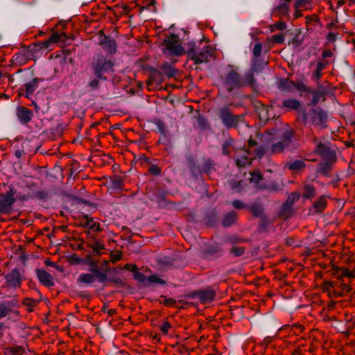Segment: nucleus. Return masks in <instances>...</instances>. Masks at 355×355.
Returning <instances> with one entry per match:
<instances>
[{
    "instance_id": "nucleus-1",
    "label": "nucleus",
    "mask_w": 355,
    "mask_h": 355,
    "mask_svg": "<svg viewBox=\"0 0 355 355\" xmlns=\"http://www.w3.org/2000/svg\"><path fill=\"white\" fill-rule=\"evenodd\" d=\"M163 51L168 55L180 56L184 53L183 47L180 44L179 38L175 35H171L164 41Z\"/></svg>"
},
{
    "instance_id": "nucleus-2",
    "label": "nucleus",
    "mask_w": 355,
    "mask_h": 355,
    "mask_svg": "<svg viewBox=\"0 0 355 355\" xmlns=\"http://www.w3.org/2000/svg\"><path fill=\"white\" fill-rule=\"evenodd\" d=\"M112 67V63L107 61L103 57H98L96 59H94L92 63L93 71L98 78H101L103 73L107 71Z\"/></svg>"
},
{
    "instance_id": "nucleus-3",
    "label": "nucleus",
    "mask_w": 355,
    "mask_h": 355,
    "mask_svg": "<svg viewBox=\"0 0 355 355\" xmlns=\"http://www.w3.org/2000/svg\"><path fill=\"white\" fill-rule=\"evenodd\" d=\"M189 54L196 63L207 62L212 56L211 48L205 46L202 50L191 49Z\"/></svg>"
},
{
    "instance_id": "nucleus-4",
    "label": "nucleus",
    "mask_w": 355,
    "mask_h": 355,
    "mask_svg": "<svg viewBox=\"0 0 355 355\" xmlns=\"http://www.w3.org/2000/svg\"><path fill=\"white\" fill-rule=\"evenodd\" d=\"M265 153V148L259 147L254 151V156L252 157L250 155V153L245 152V154L236 159V165L239 166H245L250 164L251 161L256 157H260Z\"/></svg>"
},
{
    "instance_id": "nucleus-5",
    "label": "nucleus",
    "mask_w": 355,
    "mask_h": 355,
    "mask_svg": "<svg viewBox=\"0 0 355 355\" xmlns=\"http://www.w3.org/2000/svg\"><path fill=\"white\" fill-rule=\"evenodd\" d=\"M14 202V193L10 189L0 199V213H8Z\"/></svg>"
},
{
    "instance_id": "nucleus-6",
    "label": "nucleus",
    "mask_w": 355,
    "mask_h": 355,
    "mask_svg": "<svg viewBox=\"0 0 355 355\" xmlns=\"http://www.w3.org/2000/svg\"><path fill=\"white\" fill-rule=\"evenodd\" d=\"M293 137V133L291 130H286L282 135V140L281 141L274 144L272 146V152L278 153L282 152L286 146H287Z\"/></svg>"
},
{
    "instance_id": "nucleus-7",
    "label": "nucleus",
    "mask_w": 355,
    "mask_h": 355,
    "mask_svg": "<svg viewBox=\"0 0 355 355\" xmlns=\"http://www.w3.org/2000/svg\"><path fill=\"white\" fill-rule=\"evenodd\" d=\"M313 143L315 144V151L322 157L327 156L329 153V147L328 142L321 139H313Z\"/></svg>"
},
{
    "instance_id": "nucleus-8",
    "label": "nucleus",
    "mask_w": 355,
    "mask_h": 355,
    "mask_svg": "<svg viewBox=\"0 0 355 355\" xmlns=\"http://www.w3.org/2000/svg\"><path fill=\"white\" fill-rule=\"evenodd\" d=\"M6 283L12 287L19 286L21 283V275L17 270H12L10 273L6 276Z\"/></svg>"
},
{
    "instance_id": "nucleus-9",
    "label": "nucleus",
    "mask_w": 355,
    "mask_h": 355,
    "mask_svg": "<svg viewBox=\"0 0 355 355\" xmlns=\"http://www.w3.org/2000/svg\"><path fill=\"white\" fill-rule=\"evenodd\" d=\"M17 115L21 123H26L31 120L33 112L25 107L19 106L17 108Z\"/></svg>"
},
{
    "instance_id": "nucleus-10",
    "label": "nucleus",
    "mask_w": 355,
    "mask_h": 355,
    "mask_svg": "<svg viewBox=\"0 0 355 355\" xmlns=\"http://www.w3.org/2000/svg\"><path fill=\"white\" fill-rule=\"evenodd\" d=\"M100 43L102 45L103 49L105 51L111 54L115 53L116 49V44L113 39L110 37H104L103 40H100Z\"/></svg>"
},
{
    "instance_id": "nucleus-11",
    "label": "nucleus",
    "mask_w": 355,
    "mask_h": 355,
    "mask_svg": "<svg viewBox=\"0 0 355 355\" xmlns=\"http://www.w3.org/2000/svg\"><path fill=\"white\" fill-rule=\"evenodd\" d=\"M37 277L40 282L45 286H53V278L46 271L44 270H37Z\"/></svg>"
},
{
    "instance_id": "nucleus-12",
    "label": "nucleus",
    "mask_w": 355,
    "mask_h": 355,
    "mask_svg": "<svg viewBox=\"0 0 355 355\" xmlns=\"http://www.w3.org/2000/svg\"><path fill=\"white\" fill-rule=\"evenodd\" d=\"M223 123L227 127L231 128L236 125L237 119L227 112H223L220 116Z\"/></svg>"
},
{
    "instance_id": "nucleus-13",
    "label": "nucleus",
    "mask_w": 355,
    "mask_h": 355,
    "mask_svg": "<svg viewBox=\"0 0 355 355\" xmlns=\"http://www.w3.org/2000/svg\"><path fill=\"white\" fill-rule=\"evenodd\" d=\"M227 89L231 90L234 86L239 85V75L234 71L230 72L226 78Z\"/></svg>"
},
{
    "instance_id": "nucleus-14",
    "label": "nucleus",
    "mask_w": 355,
    "mask_h": 355,
    "mask_svg": "<svg viewBox=\"0 0 355 355\" xmlns=\"http://www.w3.org/2000/svg\"><path fill=\"white\" fill-rule=\"evenodd\" d=\"M215 295V292L212 290L202 291L198 293L200 300L204 303L211 302Z\"/></svg>"
},
{
    "instance_id": "nucleus-15",
    "label": "nucleus",
    "mask_w": 355,
    "mask_h": 355,
    "mask_svg": "<svg viewBox=\"0 0 355 355\" xmlns=\"http://www.w3.org/2000/svg\"><path fill=\"white\" fill-rule=\"evenodd\" d=\"M327 207V200L322 196L320 197L313 205L311 209L312 212H320L323 211Z\"/></svg>"
},
{
    "instance_id": "nucleus-16",
    "label": "nucleus",
    "mask_w": 355,
    "mask_h": 355,
    "mask_svg": "<svg viewBox=\"0 0 355 355\" xmlns=\"http://www.w3.org/2000/svg\"><path fill=\"white\" fill-rule=\"evenodd\" d=\"M284 84H291L295 88H296L298 91L301 92H310L309 87L303 83L302 82H298V83H293V82H289L288 80H284L283 81Z\"/></svg>"
},
{
    "instance_id": "nucleus-17",
    "label": "nucleus",
    "mask_w": 355,
    "mask_h": 355,
    "mask_svg": "<svg viewBox=\"0 0 355 355\" xmlns=\"http://www.w3.org/2000/svg\"><path fill=\"white\" fill-rule=\"evenodd\" d=\"M26 96L27 98H30V96L32 95L35 89L37 88V81L36 79L33 81L26 84Z\"/></svg>"
},
{
    "instance_id": "nucleus-18",
    "label": "nucleus",
    "mask_w": 355,
    "mask_h": 355,
    "mask_svg": "<svg viewBox=\"0 0 355 355\" xmlns=\"http://www.w3.org/2000/svg\"><path fill=\"white\" fill-rule=\"evenodd\" d=\"M95 275L93 274L85 273L79 275L78 282L83 284H92L95 280Z\"/></svg>"
},
{
    "instance_id": "nucleus-19",
    "label": "nucleus",
    "mask_w": 355,
    "mask_h": 355,
    "mask_svg": "<svg viewBox=\"0 0 355 355\" xmlns=\"http://www.w3.org/2000/svg\"><path fill=\"white\" fill-rule=\"evenodd\" d=\"M291 1V0H279L281 5L276 8V11L278 12V14L279 15H284L287 14V12H288L287 3H288Z\"/></svg>"
},
{
    "instance_id": "nucleus-20",
    "label": "nucleus",
    "mask_w": 355,
    "mask_h": 355,
    "mask_svg": "<svg viewBox=\"0 0 355 355\" xmlns=\"http://www.w3.org/2000/svg\"><path fill=\"white\" fill-rule=\"evenodd\" d=\"M327 62H318L316 65V69L313 71V77L316 79L320 78L322 76V71L327 67Z\"/></svg>"
},
{
    "instance_id": "nucleus-21",
    "label": "nucleus",
    "mask_w": 355,
    "mask_h": 355,
    "mask_svg": "<svg viewBox=\"0 0 355 355\" xmlns=\"http://www.w3.org/2000/svg\"><path fill=\"white\" fill-rule=\"evenodd\" d=\"M283 106L288 107V108L297 110L300 107V101H298L295 99L290 98V99L284 101Z\"/></svg>"
},
{
    "instance_id": "nucleus-22",
    "label": "nucleus",
    "mask_w": 355,
    "mask_h": 355,
    "mask_svg": "<svg viewBox=\"0 0 355 355\" xmlns=\"http://www.w3.org/2000/svg\"><path fill=\"white\" fill-rule=\"evenodd\" d=\"M236 213L230 212L225 216L223 223L225 226H230L236 220Z\"/></svg>"
},
{
    "instance_id": "nucleus-23",
    "label": "nucleus",
    "mask_w": 355,
    "mask_h": 355,
    "mask_svg": "<svg viewBox=\"0 0 355 355\" xmlns=\"http://www.w3.org/2000/svg\"><path fill=\"white\" fill-rule=\"evenodd\" d=\"M286 166L291 170H300L304 167V163L300 160H295L288 162Z\"/></svg>"
},
{
    "instance_id": "nucleus-24",
    "label": "nucleus",
    "mask_w": 355,
    "mask_h": 355,
    "mask_svg": "<svg viewBox=\"0 0 355 355\" xmlns=\"http://www.w3.org/2000/svg\"><path fill=\"white\" fill-rule=\"evenodd\" d=\"M166 282L157 275H151L146 279V284L152 285L153 284H164Z\"/></svg>"
},
{
    "instance_id": "nucleus-25",
    "label": "nucleus",
    "mask_w": 355,
    "mask_h": 355,
    "mask_svg": "<svg viewBox=\"0 0 355 355\" xmlns=\"http://www.w3.org/2000/svg\"><path fill=\"white\" fill-rule=\"evenodd\" d=\"M10 311L11 309L6 303H0V319L7 316Z\"/></svg>"
},
{
    "instance_id": "nucleus-26",
    "label": "nucleus",
    "mask_w": 355,
    "mask_h": 355,
    "mask_svg": "<svg viewBox=\"0 0 355 355\" xmlns=\"http://www.w3.org/2000/svg\"><path fill=\"white\" fill-rule=\"evenodd\" d=\"M286 24L284 22L280 21L270 26V30L271 32H274L275 31H283L286 29Z\"/></svg>"
},
{
    "instance_id": "nucleus-27",
    "label": "nucleus",
    "mask_w": 355,
    "mask_h": 355,
    "mask_svg": "<svg viewBox=\"0 0 355 355\" xmlns=\"http://www.w3.org/2000/svg\"><path fill=\"white\" fill-rule=\"evenodd\" d=\"M315 195L314 188L311 186H306L303 196L304 198H310Z\"/></svg>"
},
{
    "instance_id": "nucleus-28",
    "label": "nucleus",
    "mask_w": 355,
    "mask_h": 355,
    "mask_svg": "<svg viewBox=\"0 0 355 355\" xmlns=\"http://www.w3.org/2000/svg\"><path fill=\"white\" fill-rule=\"evenodd\" d=\"M313 98H312V104L315 105L317 104L320 99L323 97V94L320 92H313L312 93Z\"/></svg>"
},
{
    "instance_id": "nucleus-29",
    "label": "nucleus",
    "mask_w": 355,
    "mask_h": 355,
    "mask_svg": "<svg viewBox=\"0 0 355 355\" xmlns=\"http://www.w3.org/2000/svg\"><path fill=\"white\" fill-rule=\"evenodd\" d=\"M272 40L277 44L282 43L284 40V35L282 33L274 35L272 36Z\"/></svg>"
},
{
    "instance_id": "nucleus-30",
    "label": "nucleus",
    "mask_w": 355,
    "mask_h": 355,
    "mask_svg": "<svg viewBox=\"0 0 355 355\" xmlns=\"http://www.w3.org/2000/svg\"><path fill=\"white\" fill-rule=\"evenodd\" d=\"M171 325L168 322H164L159 327L160 331L163 333L166 334L169 329H171Z\"/></svg>"
},
{
    "instance_id": "nucleus-31",
    "label": "nucleus",
    "mask_w": 355,
    "mask_h": 355,
    "mask_svg": "<svg viewBox=\"0 0 355 355\" xmlns=\"http://www.w3.org/2000/svg\"><path fill=\"white\" fill-rule=\"evenodd\" d=\"M62 37V34H59L58 33H53L49 38V42L51 43H56L58 42L61 37Z\"/></svg>"
},
{
    "instance_id": "nucleus-32",
    "label": "nucleus",
    "mask_w": 355,
    "mask_h": 355,
    "mask_svg": "<svg viewBox=\"0 0 355 355\" xmlns=\"http://www.w3.org/2000/svg\"><path fill=\"white\" fill-rule=\"evenodd\" d=\"M317 117L320 123L322 124L327 119V114L324 111L319 110L317 112Z\"/></svg>"
},
{
    "instance_id": "nucleus-33",
    "label": "nucleus",
    "mask_w": 355,
    "mask_h": 355,
    "mask_svg": "<svg viewBox=\"0 0 355 355\" xmlns=\"http://www.w3.org/2000/svg\"><path fill=\"white\" fill-rule=\"evenodd\" d=\"M309 1H310V0H297L296 8H306V6L309 3Z\"/></svg>"
},
{
    "instance_id": "nucleus-34",
    "label": "nucleus",
    "mask_w": 355,
    "mask_h": 355,
    "mask_svg": "<svg viewBox=\"0 0 355 355\" xmlns=\"http://www.w3.org/2000/svg\"><path fill=\"white\" fill-rule=\"evenodd\" d=\"M262 46L260 44H256L253 49V54L255 57H259L261 53Z\"/></svg>"
},
{
    "instance_id": "nucleus-35",
    "label": "nucleus",
    "mask_w": 355,
    "mask_h": 355,
    "mask_svg": "<svg viewBox=\"0 0 355 355\" xmlns=\"http://www.w3.org/2000/svg\"><path fill=\"white\" fill-rule=\"evenodd\" d=\"M261 179V176L259 172L253 173L251 174L250 182L258 183Z\"/></svg>"
},
{
    "instance_id": "nucleus-36",
    "label": "nucleus",
    "mask_w": 355,
    "mask_h": 355,
    "mask_svg": "<svg viewBox=\"0 0 355 355\" xmlns=\"http://www.w3.org/2000/svg\"><path fill=\"white\" fill-rule=\"evenodd\" d=\"M95 275L101 282H104L107 279L106 275L100 272L98 268L95 269Z\"/></svg>"
},
{
    "instance_id": "nucleus-37",
    "label": "nucleus",
    "mask_w": 355,
    "mask_h": 355,
    "mask_svg": "<svg viewBox=\"0 0 355 355\" xmlns=\"http://www.w3.org/2000/svg\"><path fill=\"white\" fill-rule=\"evenodd\" d=\"M134 277L138 282H144L146 280L145 276L139 272H135L134 273Z\"/></svg>"
},
{
    "instance_id": "nucleus-38",
    "label": "nucleus",
    "mask_w": 355,
    "mask_h": 355,
    "mask_svg": "<svg viewBox=\"0 0 355 355\" xmlns=\"http://www.w3.org/2000/svg\"><path fill=\"white\" fill-rule=\"evenodd\" d=\"M250 210L252 211V212L254 214V215L258 216L259 215H261V212H262V210L260 207H255L254 205H252L250 207Z\"/></svg>"
},
{
    "instance_id": "nucleus-39",
    "label": "nucleus",
    "mask_w": 355,
    "mask_h": 355,
    "mask_svg": "<svg viewBox=\"0 0 355 355\" xmlns=\"http://www.w3.org/2000/svg\"><path fill=\"white\" fill-rule=\"evenodd\" d=\"M347 270V269L344 268L338 269V272H337L338 277L340 279H341L343 277H346L347 275L345 274V272H346Z\"/></svg>"
},
{
    "instance_id": "nucleus-40",
    "label": "nucleus",
    "mask_w": 355,
    "mask_h": 355,
    "mask_svg": "<svg viewBox=\"0 0 355 355\" xmlns=\"http://www.w3.org/2000/svg\"><path fill=\"white\" fill-rule=\"evenodd\" d=\"M232 205L236 208V209H242V208H244L245 207V205L244 204L240 201V200H234L232 202Z\"/></svg>"
},
{
    "instance_id": "nucleus-41",
    "label": "nucleus",
    "mask_w": 355,
    "mask_h": 355,
    "mask_svg": "<svg viewBox=\"0 0 355 355\" xmlns=\"http://www.w3.org/2000/svg\"><path fill=\"white\" fill-rule=\"evenodd\" d=\"M342 287H343V290H342L341 295H344L345 293H349L351 291L350 286L347 284H346V283L342 284Z\"/></svg>"
},
{
    "instance_id": "nucleus-42",
    "label": "nucleus",
    "mask_w": 355,
    "mask_h": 355,
    "mask_svg": "<svg viewBox=\"0 0 355 355\" xmlns=\"http://www.w3.org/2000/svg\"><path fill=\"white\" fill-rule=\"evenodd\" d=\"M89 85L92 88L96 89L98 86V80L97 79H93L89 82Z\"/></svg>"
},
{
    "instance_id": "nucleus-43",
    "label": "nucleus",
    "mask_w": 355,
    "mask_h": 355,
    "mask_svg": "<svg viewBox=\"0 0 355 355\" xmlns=\"http://www.w3.org/2000/svg\"><path fill=\"white\" fill-rule=\"evenodd\" d=\"M300 195L299 193H292L289 198H288V200H297L299 198H300Z\"/></svg>"
},
{
    "instance_id": "nucleus-44",
    "label": "nucleus",
    "mask_w": 355,
    "mask_h": 355,
    "mask_svg": "<svg viewBox=\"0 0 355 355\" xmlns=\"http://www.w3.org/2000/svg\"><path fill=\"white\" fill-rule=\"evenodd\" d=\"M345 272L347 275L346 277H348L349 279L355 278V274H354V272L353 271H350V270H347Z\"/></svg>"
},
{
    "instance_id": "nucleus-45",
    "label": "nucleus",
    "mask_w": 355,
    "mask_h": 355,
    "mask_svg": "<svg viewBox=\"0 0 355 355\" xmlns=\"http://www.w3.org/2000/svg\"><path fill=\"white\" fill-rule=\"evenodd\" d=\"M302 15L301 12L299 10V8H296V10L294 13L295 18H298Z\"/></svg>"
},
{
    "instance_id": "nucleus-46",
    "label": "nucleus",
    "mask_w": 355,
    "mask_h": 355,
    "mask_svg": "<svg viewBox=\"0 0 355 355\" xmlns=\"http://www.w3.org/2000/svg\"><path fill=\"white\" fill-rule=\"evenodd\" d=\"M87 226L90 228V229H94V225L93 224V220H87Z\"/></svg>"
},
{
    "instance_id": "nucleus-47",
    "label": "nucleus",
    "mask_w": 355,
    "mask_h": 355,
    "mask_svg": "<svg viewBox=\"0 0 355 355\" xmlns=\"http://www.w3.org/2000/svg\"><path fill=\"white\" fill-rule=\"evenodd\" d=\"M150 171L152 173H153L155 174H158L159 173V170L157 168H151Z\"/></svg>"
},
{
    "instance_id": "nucleus-48",
    "label": "nucleus",
    "mask_w": 355,
    "mask_h": 355,
    "mask_svg": "<svg viewBox=\"0 0 355 355\" xmlns=\"http://www.w3.org/2000/svg\"><path fill=\"white\" fill-rule=\"evenodd\" d=\"M331 55V53L329 51H324L322 54L323 57H329Z\"/></svg>"
},
{
    "instance_id": "nucleus-49",
    "label": "nucleus",
    "mask_w": 355,
    "mask_h": 355,
    "mask_svg": "<svg viewBox=\"0 0 355 355\" xmlns=\"http://www.w3.org/2000/svg\"><path fill=\"white\" fill-rule=\"evenodd\" d=\"M255 145V142L252 140L249 141V147L251 149L252 147H253Z\"/></svg>"
},
{
    "instance_id": "nucleus-50",
    "label": "nucleus",
    "mask_w": 355,
    "mask_h": 355,
    "mask_svg": "<svg viewBox=\"0 0 355 355\" xmlns=\"http://www.w3.org/2000/svg\"><path fill=\"white\" fill-rule=\"evenodd\" d=\"M241 182H239L238 183V186H236V185H232V189L235 190L236 191H239L240 190L238 189V187L240 185Z\"/></svg>"
},
{
    "instance_id": "nucleus-51",
    "label": "nucleus",
    "mask_w": 355,
    "mask_h": 355,
    "mask_svg": "<svg viewBox=\"0 0 355 355\" xmlns=\"http://www.w3.org/2000/svg\"><path fill=\"white\" fill-rule=\"evenodd\" d=\"M243 253V250L242 249H239L237 252H235L236 256H239Z\"/></svg>"
},
{
    "instance_id": "nucleus-52",
    "label": "nucleus",
    "mask_w": 355,
    "mask_h": 355,
    "mask_svg": "<svg viewBox=\"0 0 355 355\" xmlns=\"http://www.w3.org/2000/svg\"><path fill=\"white\" fill-rule=\"evenodd\" d=\"M114 313H115V310H114V309H110V310L108 311V313H109V315H113Z\"/></svg>"
},
{
    "instance_id": "nucleus-53",
    "label": "nucleus",
    "mask_w": 355,
    "mask_h": 355,
    "mask_svg": "<svg viewBox=\"0 0 355 355\" xmlns=\"http://www.w3.org/2000/svg\"><path fill=\"white\" fill-rule=\"evenodd\" d=\"M223 153L225 154V155H227L228 153L227 152V149H226V146H223Z\"/></svg>"
},
{
    "instance_id": "nucleus-54",
    "label": "nucleus",
    "mask_w": 355,
    "mask_h": 355,
    "mask_svg": "<svg viewBox=\"0 0 355 355\" xmlns=\"http://www.w3.org/2000/svg\"><path fill=\"white\" fill-rule=\"evenodd\" d=\"M30 302H31V300H29V299L26 300L25 304H28V305L31 304Z\"/></svg>"
},
{
    "instance_id": "nucleus-55",
    "label": "nucleus",
    "mask_w": 355,
    "mask_h": 355,
    "mask_svg": "<svg viewBox=\"0 0 355 355\" xmlns=\"http://www.w3.org/2000/svg\"><path fill=\"white\" fill-rule=\"evenodd\" d=\"M130 267H131V268H130L131 270H134L136 269V266L135 265H132V266H130Z\"/></svg>"
},
{
    "instance_id": "nucleus-56",
    "label": "nucleus",
    "mask_w": 355,
    "mask_h": 355,
    "mask_svg": "<svg viewBox=\"0 0 355 355\" xmlns=\"http://www.w3.org/2000/svg\"><path fill=\"white\" fill-rule=\"evenodd\" d=\"M96 268H94L91 269V271L93 272V275H94L95 276H96V275H95V269H96Z\"/></svg>"
},
{
    "instance_id": "nucleus-57",
    "label": "nucleus",
    "mask_w": 355,
    "mask_h": 355,
    "mask_svg": "<svg viewBox=\"0 0 355 355\" xmlns=\"http://www.w3.org/2000/svg\"><path fill=\"white\" fill-rule=\"evenodd\" d=\"M3 324L0 323V329L2 328Z\"/></svg>"
}]
</instances>
